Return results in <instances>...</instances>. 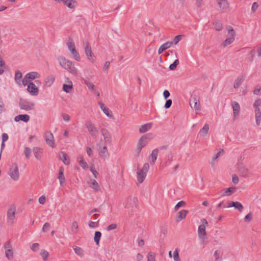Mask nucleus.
Returning <instances> with one entry per match:
<instances>
[{"instance_id":"26","label":"nucleus","mask_w":261,"mask_h":261,"mask_svg":"<svg viewBox=\"0 0 261 261\" xmlns=\"http://www.w3.org/2000/svg\"><path fill=\"white\" fill-rule=\"evenodd\" d=\"M64 169L63 167H60L59 171V176L58 179L60 181V184L61 186H62L63 184L65 181V178L64 175Z\"/></svg>"},{"instance_id":"1","label":"nucleus","mask_w":261,"mask_h":261,"mask_svg":"<svg viewBox=\"0 0 261 261\" xmlns=\"http://www.w3.org/2000/svg\"><path fill=\"white\" fill-rule=\"evenodd\" d=\"M57 59L60 64V65L62 68L68 70L69 72L73 74H76V69L70 60L66 59L63 56L59 57Z\"/></svg>"},{"instance_id":"39","label":"nucleus","mask_w":261,"mask_h":261,"mask_svg":"<svg viewBox=\"0 0 261 261\" xmlns=\"http://www.w3.org/2000/svg\"><path fill=\"white\" fill-rule=\"evenodd\" d=\"M70 51L73 56V58L77 61H80V56L75 48H72Z\"/></svg>"},{"instance_id":"6","label":"nucleus","mask_w":261,"mask_h":261,"mask_svg":"<svg viewBox=\"0 0 261 261\" xmlns=\"http://www.w3.org/2000/svg\"><path fill=\"white\" fill-rule=\"evenodd\" d=\"M190 105L192 108L196 111L200 110V103L199 97L196 94H192L190 99Z\"/></svg>"},{"instance_id":"31","label":"nucleus","mask_w":261,"mask_h":261,"mask_svg":"<svg viewBox=\"0 0 261 261\" xmlns=\"http://www.w3.org/2000/svg\"><path fill=\"white\" fill-rule=\"evenodd\" d=\"M55 78L54 75H50L45 80V84L47 87H50L54 82Z\"/></svg>"},{"instance_id":"47","label":"nucleus","mask_w":261,"mask_h":261,"mask_svg":"<svg viewBox=\"0 0 261 261\" xmlns=\"http://www.w3.org/2000/svg\"><path fill=\"white\" fill-rule=\"evenodd\" d=\"M234 207L236 209L238 210L240 212H242L243 209V205L240 202L238 201L234 202Z\"/></svg>"},{"instance_id":"10","label":"nucleus","mask_w":261,"mask_h":261,"mask_svg":"<svg viewBox=\"0 0 261 261\" xmlns=\"http://www.w3.org/2000/svg\"><path fill=\"white\" fill-rule=\"evenodd\" d=\"M99 106L104 114L110 118H113V115L112 111L105 104L99 102Z\"/></svg>"},{"instance_id":"17","label":"nucleus","mask_w":261,"mask_h":261,"mask_svg":"<svg viewBox=\"0 0 261 261\" xmlns=\"http://www.w3.org/2000/svg\"><path fill=\"white\" fill-rule=\"evenodd\" d=\"M231 106L233 109V117H236L240 112V106L239 103L236 101H232Z\"/></svg>"},{"instance_id":"42","label":"nucleus","mask_w":261,"mask_h":261,"mask_svg":"<svg viewBox=\"0 0 261 261\" xmlns=\"http://www.w3.org/2000/svg\"><path fill=\"white\" fill-rule=\"evenodd\" d=\"M147 261H155V254L153 252H149L147 255Z\"/></svg>"},{"instance_id":"36","label":"nucleus","mask_w":261,"mask_h":261,"mask_svg":"<svg viewBox=\"0 0 261 261\" xmlns=\"http://www.w3.org/2000/svg\"><path fill=\"white\" fill-rule=\"evenodd\" d=\"M77 160L79 163L82 168H83L84 169H86L88 168V167L87 163L84 160L82 156L80 155L77 158Z\"/></svg>"},{"instance_id":"15","label":"nucleus","mask_w":261,"mask_h":261,"mask_svg":"<svg viewBox=\"0 0 261 261\" xmlns=\"http://www.w3.org/2000/svg\"><path fill=\"white\" fill-rule=\"evenodd\" d=\"M235 34H229L227 38L223 41L222 44L223 47H225L231 44L234 40Z\"/></svg>"},{"instance_id":"22","label":"nucleus","mask_w":261,"mask_h":261,"mask_svg":"<svg viewBox=\"0 0 261 261\" xmlns=\"http://www.w3.org/2000/svg\"><path fill=\"white\" fill-rule=\"evenodd\" d=\"M172 44V42H166L161 45L158 49V54H161L166 49L170 47Z\"/></svg>"},{"instance_id":"28","label":"nucleus","mask_w":261,"mask_h":261,"mask_svg":"<svg viewBox=\"0 0 261 261\" xmlns=\"http://www.w3.org/2000/svg\"><path fill=\"white\" fill-rule=\"evenodd\" d=\"M60 159L63 162L65 165H69L70 163V159L68 155L64 152H62L60 155Z\"/></svg>"},{"instance_id":"19","label":"nucleus","mask_w":261,"mask_h":261,"mask_svg":"<svg viewBox=\"0 0 261 261\" xmlns=\"http://www.w3.org/2000/svg\"><path fill=\"white\" fill-rule=\"evenodd\" d=\"M30 116L27 114H20L16 116L14 118V120L16 122H18L19 121H22L24 122H28L30 120Z\"/></svg>"},{"instance_id":"32","label":"nucleus","mask_w":261,"mask_h":261,"mask_svg":"<svg viewBox=\"0 0 261 261\" xmlns=\"http://www.w3.org/2000/svg\"><path fill=\"white\" fill-rule=\"evenodd\" d=\"M22 73L19 70L15 71L14 79L16 83L19 85H21V79L22 78Z\"/></svg>"},{"instance_id":"41","label":"nucleus","mask_w":261,"mask_h":261,"mask_svg":"<svg viewBox=\"0 0 261 261\" xmlns=\"http://www.w3.org/2000/svg\"><path fill=\"white\" fill-rule=\"evenodd\" d=\"M70 84H64L63 89V90L66 93H69L70 90L72 88V84L71 82H70Z\"/></svg>"},{"instance_id":"20","label":"nucleus","mask_w":261,"mask_h":261,"mask_svg":"<svg viewBox=\"0 0 261 261\" xmlns=\"http://www.w3.org/2000/svg\"><path fill=\"white\" fill-rule=\"evenodd\" d=\"M159 153V149L155 148L152 151L151 154L149 156V160L151 164H154L156 160Z\"/></svg>"},{"instance_id":"11","label":"nucleus","mask_w":261,"mask_h":261,"mask_svg":"<svg viewBox=\"0 0 261 261\" xmlns=\"http://www.w3.org/2000/svg\"><path fill=\"white\" fill-rule=\"evenodd\" d=\"M27 91L33 96L37 95L39 92L38 89L33 82H31L28 85Z\"/></svg>"},{"instance_id":"4","label":"nucleus","mask_w":261,"mask_h":261,"mask_svg":"<svg viewBox=\"0 0 261 261\" xmlns=\"http://www.w3.org/2000/svg\"><path fill=\"white\" fill-rule=\"evenodd\" d=\"M19 107L21 110L26 111L33 110L35 109L34 102L26 99L20 98L19 102Z\"/></svg>"},{"instance_id":"12","label":"nucleus","mask_w":261,"mask_h":261,"mask_svg":"<svg viewBox=\"0 0 261 261\" xmlns=\"http://www.w3.org/2000/svg\"><path fill=\"white\" fill-rule=\"evenodd\" d=\"M45 139L46 143L50 147H54L55 142L53 134L50 132H46L45 134Z\"/></svg>"},{"instance_id":"21","label":"nucleus","mask_w":261,"mask_h":261,"mask_svg":"<svg viewBox=\"0 0 261 261\" xmlns=\"http://www.w3.org/2000/svg\"><path fill=\"white\" fill-rule=\"evenodd\" d=\"M87 128L92 136L96 137L97 128L93 125V124L90 122H88L87 124Z\"/></svg>"},{"instance_id":"64","label":"nucleus","mask_w":261,"mask_h":261,"mask_svg":"<svg viewBox=\"0 0 261 261\" xmlns=\"http://www.w3.org/2000/svg\"><path fill=\"white\" fill-rule=\"evenodd\" d=\"M117 228V225L116 224H112L109 225L107 227V230L110 231L111 230L115 229Z\"/></svg>"},{"instance_id":"49","label":"nucleus","mask_w":261,"mask_h":261,"mask_svg":"<svg viewBox=\"0 0 261 261\" xmlns=\"http://www.w3.org/2000/svg\"><path fill=\"white\" fill-rule=\"evenodd\" d=\"M216 31H220L222 29V24L221 22L217 21L214 23Z\"/></svg>"},{"instance_id":"27","label":"nucleus","mask_w":261,"mask_h":261,"mask_svg":"<svg viewBox=\"0 0 261 261\" xmlns=\"http://www.w3.org/2000/svg\"><path fill=\"white\" fill-rule=\"evenodd\" d=\"M26 75L29 79L31 81L40 77V74L38 72L35 71L30 72L27 73Z\"/></svg>"},{"instance_id":"53","label":"nucleus","mask_w":261,"mask_h":261,"mask_svg":"<svg viewBox=\"0 0 261 261\" xmlns=\"http://www.w3.org/2000/svg\"><path fill=\"white\" fill-rule=\"evenodd\" d=\"M5 111V105L3 102L2 98L0 96V114L2 113L3 112Z\"/></svg>"},{"instance_id":"60","label":"nucleus","mask_w":261,"mask_h":261,"mask_svg":"<svg viewBox=\"0 0 261 261\" xmlns=\"http://www.w3.org/2000/svg\"><path fill=\"white\" fill-rule=\"evenodd\" d=\"M172 101L171 99H168L166 101V103L165 104V106H164V108L165 109H168L169 108L171 105H172Z\"/></svg>"},{"instance_id":"44","label":"nucleus","mask_w":261,"mask_h":261,"mask_svg":"<svg viewBox=\"0 0 261 261\" xmlns=\"http://www.w3.org/2000/svg\"><path fill=\"white\" fill-rule=\"evenodd\" d=\"M178 251V249L176 248L173 252V259L174 261H180Z\"/></svg>"},{"instance_id":"33","label":"nucleus","mask_w":261,"mask_h":261,"mask_svg":"<svg viewBox=\"0 0 261 261\" xmlns=\"http://www.w3.org/2000/svg\"><path fill=\"white\" fill-rule=\"evenodd\" d=\"M239 172L243 177H247L249 174L248 169L244 166H241L239 168Z\"/></svg>"},{"instance_id":"3","label":"nucleus","mask_w":261,"mask_h":261,"mask_svg":"<svg viewBox=\"0 0 261 261\" xmlns=\"http://www.w3.org/2000/svg\"><path fill=\"white\" fill-rule=\"evenodd\" d=\"M149 169V165L148 163H145L142 169H138L137 180L140 184L142 183L145 179Z\"/></svg>"},{"instance_id":"5","label":"nucleus","mask_w":261,"mask_h":261,"mask_svg":"<svg viewBox=\"0 0 261 261\" xmlns=\"http://www.w3.org/2000/svg\"><path fill=\"white\" fill-rule=\"evenodd\" d=\"M202 224L198 226V234L200 239L203 241L206 238V226L208 225V222L205 219L201 220Z\"/></svg>"},{"instance_id":"57","label":"nucleus","mask_w":261,"mask_h":261,"mask_svg":"<svg viewBox=\"0 0 261 261\" xmlns=\"http://www.w3.org/2000/svg\"><path fill=\"white\" fill-rule=\"evenodd\" d=\"M254 54H255V50L254 49H252V50H251L249 52V55L250 56V58H249V61L250 62H252L253 61Z\"/></svg>"},{"instance_id":"2","label":"nucleus","mask_w":261,"mask_h":261,"mask_svg":"<svg viewBox=\"0 0 261 261\" xmlns=\"http://www.w3.org/2000/svg\"><path fill=\"white\" fill-rule=\"evenodd\" d=\"M138 203V201L137 197L129 196L124 202V207L133 211L137 207Z\"/></svg>"},{"instance_id":"50","label":"nucleus","mask_w":261,"mask_h":261,"mask_svg":"<svg viewBox=\"0 0 261 261\" xmlns=\"http://www.w3.org/2000/svg\"><path fill=\"white\" fill-rule=\"evenodd\" d=\"M31 81L29 79L27 75L25 74L22 79V83L23 86H27L31 82Z\"/></svg>"},{"instance_id":"61","label":"nucleus","mask_w":261,"mask_h":261,"mask_svg":"<svg viewBox=\"0 0 261 261\" xmlns=\"http://www.w3.org/2000/svg\"><path fill=\"white\" fill-rule=\"evenodd\" d=\"M86 84L90 90H91L92 91H94L95 85L92 83L87 82L86 83Z\"/></svg>"},{"instance_id":"63","label":"nucleus","mask_w":261,"mask_h":261,"mask_svg":"<svg viewBox=\"0 0 261 261\" xmlns=\"http://www.w3.org/2000/svg\"><path fill=\"white\" fill-rule=\"evenodd\" d=\"M239 179L237 175L234 174L232 175V181L234 184H237L239 182Z\"/></svg>"},{"instance_id":"40","label":"nucleus","mask_w":261,"mask_h":261,"mask_svg":"<svg viewBox=\"0 0 261 261\" xmlns=\"http://www.w3.org/2000/svg\"><path fill=\"white\" fill-rule=\"evenodd\" d=\"M6 256L8 259H12L13 257V252L11 249H8L5 251Z\"/></svg>"},{"instance_id":"56","label":"nucleus","mask_w":261,"mask_h":261,"mask_svg":"<svg viewBox=\"0 0 261 261\" xmlns=\"http://www.w3.org/2000/svg\"><path fill=\"white\" fill-rule=\"evenodd\" d=\"M39 246V244L37 243H33L30 247L31 250L33 251H36Z\"/></svg>"},{"instance_id":"46","label":"nucleus","mask_w":261,"mask_h":261,"mask_svg":"<svg viewBox=\"0 0 261 261\" xmlns=\"http://www.w3.org/2000/svg\"><path fill=\"white\" fill-rule=\"evenodd\" d=\"M67 45L69 50L72 49V48H75L74 43L72 40L70 38H69L68 41L67 42Z\"/></svg>"},{"instance_id":"43","label":"nucleus","mask_w":261,"mask_h":261,"mask_svg":"<svg viewBox=\"0 0 261 261\" xmlns=\"http://www.w3.org/2000/svg\"><path fill=\"white\" fill-rule=\"evenodd\" d=\"M40 255L42 256L43 260H46L48 257L49 253L46 250L42 249L40 252Z\"/></svg>"},{"instance_id":"8","label":"nucleus","mask_w":261,"mask_h":261,"mask_svg":"<svg viewBox=\"0 0 261 261\" xmlns=\"http://www.w3.org/2000/svg\"><path fill=\"white\" fill-rule=\"evenodd\" d=\"M9 175L14 180H18L19 177V173L18 171V168L16 164L14 163L12 165Z\"/></svg>"},{"instance_id":"48","label":"nucleus","mask_w":261,"mask_h":261,"mask_svg":"<svg viewBox=\"0 0 261 261\" xmlns=\"http://www.w3.org/2000/svg\"><path fill=\"white\" fill-rule=\"evenodd\" d=\"M179 61L176 59L174 62L169 66V69L171 70H174L176 69L177 66L179 64Z\"/></svg>"},{"instance_id":"13","label":"nucleus","mask_w":261,"mask_h":261,"mask_svg":"<svg viewBox=\"0 0 261 261\" xmlns=\"http://www.w3.org/2000/svg\"><path fill=\"white\" fill-rule=\"evenodd\" d=\"M149 134H147L145 136L142 137L139 140L137 146L141 148L145 147L148 143V140L150 139L149 137Z\"/></svg>"},{"instance_id":"16","label":"nucleus","mask_w":261,"mask_h":261,"mask_svg":"<svg viewBox=\"0 0 261 261\" xmlns=\"http://www.w3.org/2000/svg\"><path fill=\"white\" fill-rule=\"evenodd\" d=\"M101 135L103 137L105 142L106 143H109L111 142V136L108 130L105 128L101 130Z\"/></svg>"},{"instance_id":"14","label":"nucleus","mask_w":261,"mask_h":261,"mask_svg":"<svg viewBox=\"0 0 261 261\" xmlns=\"http://www.w3.org/2000/svg\"><path fill=\"white\" fill-rule=\"evenodd\" d=\"M99 156L103 161L109 158V154L106 146H103L100 150H99Z\"/></svg>"},{"instance_id":"25","label":"nucleus","mask_w":261,"mask_h":261,"mask_svg":"<svg viewBox=\"0 0 261 261\" xmlns=\"http://www.w3.org/2000/svg\"><path fill=\"white\" fill-rule=\"evenodd\" d=\"M219 8L225 10L228 8L229 4L227 0H216Z\"/></svg>"},{"instance_id":"37","label":"nucleus","mask_w":261,"mask_h":261,"mask_svg":"<svg viewBox=\"0 0 261 261\" xmlns=\"http://www.w3.org/2000/svg\"><path fill=\"white\" fill-rule=\"evenodd\" d=\"M73 250L75 253L79 256L82 257L84 255V250L80 247L76 246H73Z\"/></svg>"},{"instance_id":"23","label":"nucleus","mask_w":261,"mask_h":261,"mask_svg":"<svg viewBox=\"0 0 261 261\" xmlns=\"http://www.w3.org/2000/svg\"><path fill=\"white\" fill-rule=\"evenodd\" d=\"M245 80V76L243 75L239 76L237 79L235 80L233 87L235 89H238L243 83Z\"/></svg>"},{"instance_id":"45","label":"nucleus","mask_w":261,"mask_h":261,"mask_svg":"<svg viewBox=\"0 0 261 261\" xmlns=\"http://www.w3.org/2000/svg\"><path fill=\"white\" fill-rule=\"evenodd\" d=\"M32 152L31 149L28 147L24 148V153L27 159H29Z\"/></svg>"},{"instance_id":"29","label":"nucleus","mask_w":261,"mask_h":261,"mask_svg":"<svg viewBox=\"0 0 261 261\" xmlns=\"http://www.w3.org/2000/svg\"><path fill=\"white\" fill-rule=\"evenodd\" d=\"M188 213V211L185 210H182L179 212V213H178L177 221H180L181 220L185 218Z\"/></svg>"},{"instance_id":"9","label":"nucleus","mask_w":261,"mask_h":261,"mask_svg":"<svg viewBox=\"0 0 261 261\" xmlns=\"http://www.w3.org/2000/svg\"><path fill=\"white\" fill-rule=\"evenodd\" d=\"M83 45L85 47V54L87 56L88 59L91 62H93L94 60V56L91 51V48L89 43L87 41H84Z\"/></svg>"},{"instance_id":"55","label":"nucleus","mask_w":261,"mask_h":261,"mask_svg":"<svg viewBox=\"0 0 261 261\" xmlns=\"http://www.w3.org/2000/svg\"><path fill=\"white\" fill-rule=\"evenodd\" d=\"M261 106V99L258 98L256 99L253 103V107L255 109L259 108L258 107Z\"/></svg>"},{"instance_id":"59","label":"nucleus","mask_w":261,"mask_h":261,"mask_svg":"<svg viewBox=\"0 0 261 261\" xmlns=\"http://www.w3.org/2000/svg\"><path fill=\"white\" fill-rule=\"evenodd\" d=\"M50 228V224L48 223H45L42 228V231L43 232L47 231Z\"/></svg>"},{"instance_id":"38","label":"nucleus","mask_w":261,"mask_h":261,"mask_svg":"<svg viewBox=\"0 0 261 261\" xmlns=\"http://www.w3.org/2000/svg\"><path fill=\"white\" fill-rule=\"evenodd\" d=\"M88 184L91 188L95 191L98 190V183L95 179H90V180L88 181Z\"/></svg>"},{"instance_id":"52","label":"nucleus","mask_w":261,"mask_h":261,"mask_svg":"<svg viewBox=\"0 0 261 261\" xmlns=\"http://www.w3.org/2000/svg\"><path fill=\"white\" fill-rule=\"evenodd\" d=\"M78 227L79 226L77 223L76 221H74L72 224L71 231L75 233Z\"/></svg>"},{"instance_id":"54","label":"nucleus","mask_w":261,"mask_h":261,"mask_svg":"<svg viewBox=\"0 0 261 261\" xmlns=\"http://www.w3.org/2000/svg\"><path fill=\"white\" fill-rule=\"evenodd\" d=\"M184 37L183 35H179L175 36L173 39V41L175 44H177L178 42L182 38Z\"/></svg>"},{"instance_id":"30","label":"nucleus","mask_w":261,"mask_h":261,"mask_svg":"<svg viewBox=\"0 0 261 261\" xmlns=\"http://www.w3.org/2000/svg\"><path fill=\"white\" fill-rule=\"evenodd\" d=\"M152 123H151L145 124L140 127L139 129V132L140 133H145L150 129Z\"/></svg>"},{"instance_id":"24","label":"nucleus","mask_w":261,"mask_h":261,"mask_svg":"<svg viewBox=\"0 0 261 261\" xmlns=\"http://www.w3.org/2000/svg\"><path fill=\"white\" fill-rule=\"evenodd\" d=\"M237 190L235 187H230L222 190V196L230 195L234 193Z\"/></svg>"},{"instance_id":"34","label":"nucleus","mask_w":261,"mask_h":261,"mask_svg":"<svg viewBox=\"0 0 261 261\" xmlns=\"http://www.w3.org/2000/svg\"><path fill=\"white\" fill-rule=\"evenodd\" d=\"M224 153V150L223 149H220V150L216 153V154L213 158V160L211 163L212 166L215 165L216 161L219 158L221 155H222Z\"/></svg>"},{"instance_id":"62","label":"nucleus","mask_w":261,"mask_h":261,"mask_svg":"<svg viewBox=\"0 0 261 261\" xmlns=\"http://www.w3.org/2000/svg\"><path fill=\"white\" fill-rule=\"evenodd\" d=\"M98 226V221L97 222H93L92 221H90L89 223V226L91 228H94Z\"/></svg>"},{"instance_id":"58","label":"nucleus","mask_w":261,"mask_h":261,"mask_svg":"<svg viewBox=\"0 0 261 261\" xmlns=\"http://www.w3.org/2000/svg\"><path fill=\"white\" fill-rule=\"evenodd\" d=\"M255 118H261V111L259 108L255 109Z\"/></svg>"},{"instance_id":"18","label":"nucleus","mask_w":261,"mask_h":261,"mask_svg":"<svg viewBox=\"0 0 261 261\" xmlns=\"http://www.w3.org/2000/svg\"><path fill=\"white\" fill-rule=\"evenodd\" d=\"M43 151V149L39 147H34L33 148V152L35 157L39 160L41 159Z\"/></svg>"},{"instance_id":"51","label":"nucleus","mask_w":261,"mask_h":261,"mask_svg":"<svg viewBox=\"0 0 261 261\" xmlns=\"http://www.w3.org/2000/svg\"><path fill=\"white\" fill-rule=\"evenodd\" d=\"M186 202L184 201L178 202L174 207L175 211H177L180 207L184 206Z\"/></svg>"},{"instance_id":"7","label":"nucleus","mask_w":261,"mask_h":261,"mask_svg":"<svg viewBox=\"0 0 261 261\" xmlns=\"http://www.w3.org/2000/svg\"><path fill=\"white\" fill-rule=\"evenodd\" d=\"M16 207L14 205H11L7 211V223L12 225L14 223L15 217Z\"/></svg>"},{"instance_id":"35","label":"nucleus","mask_w":261,"mask_h":261,"mask_svg":"<svg viewBox=\"0 0 261 261\" xmlns=\"http://www.w3.org/2000/svg\"><path fill=\"white\" fill-rule=\"evenodd\" d=\"M209 130V126L207 124H205L203 127L200 130L199 135L201 136H205L208 133Z\"/></svg>"}]
</instances>
